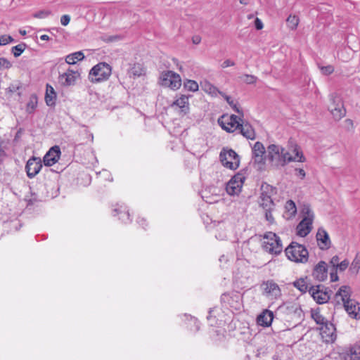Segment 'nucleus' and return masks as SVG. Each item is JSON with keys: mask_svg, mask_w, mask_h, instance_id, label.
Here are the masks:
<instances>
[{"mask_svg": "<svg viewBox=\"0 0 360 360\" xmlns=\"http://www.w3.org/2000/svg\"><path fill=\"white\" fill-rule=\"evenodd\" d=\"M274 210H264V216H265V219L270 224H273L275 223V219H274V217H273V214H272V212L274 211Z\"/></svg>", "mask_w": 360, "mask_h": 360, "instance_id": "nucleus-44", "label": "nucleus"}, {"mask_svg": "<svg viewBox=\"0 0 360 360\" xmlns=\"http://www.w3.org/2000/svg\"><path fill=\"white\" fill-rule=\"evenodd\" d=\"M339 261L340 258L338 255H335L331 258L330 264L333 267L334 269H337V266L339 264Z\"/></svg>", "mask_w": 360, "mask_h": 360, "instance_id": "nucleus-49", "label": "nucleus"}, {"mask_svg": "<svg viewBox=\"0 0 360 360\" xmlns=\"http://www.w3.org/2000/svg\"><path fill=\"white\" fill-rule=\"evenodd\" d=\"M219 160L223 166L231 169H236L240 164L238 155L232 149L224 148L220 152Z\"/></svg>", "mask_w": 360, "mask_h": 360, "instance_id": "nucleus-6", "label": "nucleus"}, {"mask_svg": "<svg viewBox=\"0 0 360 360\" xmlns=\"http://www.w3.org/2000/svg\"><path fill=\"white\" fill-rule=\"evenodd\" d=\"M61 152L58 146L51 147L44 156L43 161L46 166H51L58 161Z\"/></svg>", "mask_w": 360, "mask_h": 360, "instance_id": "nucleus-17", "label": "nucleus"}, {"mask_svg": "<svg viewBox=\"0 0 360 360\" xmlns=\"http://www.w3.org/2000/svg\"><path fill=\"white\" fill-rule=\"evenodd\" d=\"M221 96L224 98V99L226 101V102L229 103V105L233 108V110L243 115V112L240 110L239 108L237 106V104L233 101V100L231 98V96L225 94L223 93L221 94Z\"/></svg>", "mask_w": 360, "mask_h": 360, "instance_id": "nucleus-37", "label": "nucleus"}, {"mask_svg": "<svg viewBox=\"0 0 360 360\" xmlns=\"http://www.w3.org/2000/svg\"><path fill=\"white\" fill-rule=\"evenodd\" d=\"M202 89L208 94L212 96H217L218 94H221L223 92L220 91L215 86L211 84L210 82L205 81L201 84Z\"/></svg>", "mask_w": 360, "mask_h": 360, "instance_id": "nucleus-28", "label": "nucleus"}, {"mask_svg": "<svg viewBox=\"0 0 360 360\" xmlns=\"http://www.w3.org/2000/svg\"><path fill=\"white\" fill-rule=\"evenodd\" d=\"M37 97L36 95L32 94L30 96L28 103H27L26 111L29 114L32 113L34 112V110H35V108H37Z\"/></svg>", "mask_w": 360, "mask_h": 360, "instance_id": "nucleus-32", "label": "nucleus"}, {"mask_svg": "<svg viewBox=\"0 0 360 360\" xmlns=\"http://www.w3.org/2000/svg\"><path fill=\"white\" fill-rule=\"evenodd\" d=\"M285 309V311L288 314H293L294 316L302 318L303 316V311L301 306L297 302H286L281 307Z\"/></svg>", "mask_w": 360, "mask_h": 360, "instance_id": "nucleus-23", "label": "nucleus"}, {"mask_svg": "<svg viewBox=\"0 0 360 360\" xmlns=\"http://www.w3.org/2000/svg\"><path fill=\"white\" fill-rule=\"evenodd\" d=\"M257 80V77L252 75L245 74L243 76V82L248 84H255Z\"/></svg>", "mask_w": 360, "mask_h": 360, "instance_id": "nucleus-43", "label": "nucleus"}, {"mask_svg": "<svg viewBox=\"0 0 360 360\" xmlns=\"http://www.w3.org/2000/svg\"><path fill=\"white\" fill-rule=\"evenodd\" d=\"M240 3L242 4L247 5L249 3V0H240Z\"/></svg>", "mask_w": 360, "mask_h": 360, "instance_id": "nucleus-60", "label": "nucleus"}, {"mask_svg": "<svg viewBox=\"0 0 360 360\" xmlns=\"http://www.w3.org/2000/svg\"><path fill=\"white\" fill-rule=\"evenodd\" d=\"M351 360H360V346L354 345L350 349Z\"/></svg>", "mask_w": 360, "mask_h": 360, "instance_id": "nucleus-39", "label": "nucleus"}, {"mask_svg": "<svg viewBox=\"0 0 360 360\" xmlns=\"http://www.w3.org/2000/svg\"><path fill=\"white\" fill-rule=\"evenodd\" d=\"M295 172H296V175L299 177H300V179H303L305 176H306V173L304 172V170L303 169H295Z\"/></svg>", "mask_w": 360, "mask_h": 360, "instance_id": "nucleus-53", "label": "nucleus"}, {"mask_svg": "<svg viewBox=\"0 0 360 360\" xmlns=\"http://www.w3.org/2000/svg\"><path fill=\"white\" fill-rule=\"evenodd\" d=\"M51 14V11L49 10H41L33 14V17L35 18H45Z\"/></svg>", "mask_w": 360, "mask_h": 360, "instance_id": "nucleus-41", "label": "nucleus"}, {"mask_svg": "<svg viewBox=\"0 0 360 360\" xmlns=\"http://www.w3.org/2000/svg\"><path fill=\"white\" fill-rule=\"evenodd\" d=\"M351 288L348 285L341 286L335 295L336 305H340V301L348 315L355 319H360L359 303L355 300L350 298Z\"/></svg>", "mask_w": 360, "mask_h": 360, "instance_id": "nucleus-2", "label": "nucleus"}, {"mask_svg": "<svg viewBox=\"0 0 360 360\" xmlns=\"http://www.w3.org/2000/svg\"><path fill=\"white\" fill-rule=\"evenodd\" d=\"M57 94L53 87L47 84L46 86L45 102L48 106H54L56 105Z\"/></svg>", "mask_w": 360, "mask_h": 360, "instance_id": "nucleus-26", "label": "nucleus"}, {"mask_svg": "<svg viewBox=\"0 0 360 360\" xmlns=\"http://www.w3.org/2000/svg\"><path fill=\"white\" fill-rule=\"evenodd\" d=\"M285 207L287 211L290 212L292 214H295L297 212L295 203L291 200H289L286 202Z\"/></svg>", "mask_w": 360, "mask_h": 360, "instance_id": "nucleus-42", "label": "nucleus"}, {"mask_svg": "<svg viewBox=\"0 0 360 360\" xmlns=\"http://www.w3.org/2000/svg\"><path fill=\"white\" fill-rule=\"evenodd\" d=\"M360 269V259L356 256L352 262L349 271L352 274H356Z\"/></svg>", "mask_w": 360, "mask_h": 360, "instance_id": "nucleus-40", "label": "nucleus"}, {"mask_svg": "<svg viewBox=\"0 0 360 360\" xmlns=\"http://www.w3.org/2000/svg\"><path fill=\"white\" fill-rule=\"evenodd\" d=\"M245 179L243 174L238 173L227 183L226 191L229 195H235L240 193L243 184Z\"/></svg>", "mask_w": 360, "mask_h": 360, "instance_id": "nucleus-11", "label": "nucleus"}, {"mask_svg": "<svg viewBox=\"0 0 360 360\" xmlns=\"http://www.w3.org/2000/svg\"><path fill=\"white\" fill-rule=\"evenodd\" d=\"M321 70L322 73L326 75H329L334 72V68L332 65L323 66Z\"/></svg>", "mask_w": 360, "mask_h": 360, "instance_id": "nucleus-47", "label": "nucleus"}, {"mask_svg": "<svg viewBox=\"0 0 360 360\" xmlns=\"http://www.w3.org/2000/svg\"><path fill=\"white\" fill-rule=\"evenodd\" d=\"M8 44V41H6V35H2L0 37V46H4Z\"/></svg>", "mask_w": 360, "mask_h": 360, "instance_id": "nucleus-56", "label": "nucleus"}, {"mask_svg": "<svg viewBox=\"0 0 360 360\" xmlns=\"http://www.w3.org/2000/svg\"><path fill=\"white\" fill-rule=\"evenodd\" d=\"M260 289L262 295L271 300H278L282 295L279 285L271 279L264 281L260 284Z\"/></svg>", "mask_w": 360, "mask_h": 360, "instance_id": "nucleus-7", "label": "nucleus"}, {"mask_svg": "<svg viewBox=\"0 0 360 360\" xmlns=\"http://www.w3.org/2000/svg\"><path fill=\"white\" fill-rule=\"evenodd\" d=\"M6 41H8V44L11 43L14 41V39L10 35H6Z\"/></svg>", "mask_w": 360, "mask_h": 360, "instance_id": "nucleus-59", "label": "nucleus"}, {"mask_svg": "<svg viewBox=\"0 0 360 360\" xmlns=\"http://www.w3.org/2000/svg\"><path fill=\"white\" fill-rule=\"evenodd\" d=\"M84 58V55L82 51H77L68 55L65 58V62L70 65H74L77 61L82 60Z\"/></svg>", "mask_w": 360, "mask_h": 360, "instance_id": "nucleus-29", "label": "nucleus"}, {"mask_svg": "<svg viewBox=\"0 0 360 360\" xmlns=\"http://www.w3.org/2000/svg\"><path fill=\"white\" fill-rule=\"evenodd\" d=\"M264 240L262 243L263 250L271 255H278L283 250L282 241L275 233L267 232L264 235Z\"/></svg>", "mask_w": 360, "mask_h": 360, "instance_id": "nucleus-5", "label": "nucleus"}, {"mask_svg": "<svg viewBox=\"0 0 360 360\" xmlns=\"http://www.w3.org/2000/svg\"><path fill=\"white\" fill-rule=\"evenodd\" d=\"M70 21V16L69 15H63L60 18V23L63 26H66Z\"/></svg>", "mask_w": 360, "mask_h": 360, "instance_id": "nucleus-50", "label": "nucleus"}, {"mask_svg": "<svg viewBox=\"0 0 360 360\" xmlns=\"http://www.w3.org/2000/svg\"><path fill=\"white\" fill-rule=\"evenodd\" d=\"M273 319V312L270 310L265 309L257 316V321L258 325L268 327L271 326Z\"/></svg>", "mask_w": 360, "mask_h": 360, "instance_id": "nucleus-24", "label": "nucleus"}, {"mask_svg": "<svg viewBox=\"0 0 360 360\" xmlns=\"http://www.w3.org/2000/svg\"><path fill=\"white\" fill-rule=\"evenodd\" d=\"M42 167L41 160L39 158L32 156L27 162L25 171L30 179L34 178Z\"/></svg>", "mask_w": 360, "mask_h": 360, "instance_id": "nucleus-15", "label": "nucleus"}, {"mask_svg": "<svg viewBox=\"0 0 360 360\" xmlns=\"http://www.w3.org/2000/svg\"><path fill=\"white\" fill-rule=\"evenodd\" d=\"M83 127L84 129V130L82 131H81V134L83 136H84L85 138L89 139L91 142H93V141H94V135H93V134L91 133L85 126H83Z\"/></svg>", "mask_w": 360, "mask_h": 360, "instance_id": "nucleus-46", "label": "nucleus"}, {"mask_svg": "<svg viewBox=\"0 0 360 360\" xmlns=\"http://www.w3.org/2000/svg\"><path fill=\"white\" fill-rule=\"evenodd\" d=\"M293 285L302 292H309V289L310 288L308 286L305 279L302 278L294 281Z\"/></svg>", "mask_w": 360, "mask_h": 360, "instance_id": "nucleus-31", "label": "nucleus"}, {"mask_svg": "<svg viewBox=\"0 0 360 360\" xmlns=\"http://www.w3.org/2000/svg\"><path fill=\"white\" fill-rule=\"evenodd\" d=\"M212 313V309H210L209 314H210Z\"/></svg>", "mask_w": 360, "mask_h": 360, "instance_id": "nucleus-64", "label": "nucleus"}, {"mask_svg": "<svg viewBox=\"0 0 360 360\" xmlns=\"http://www.w3.org/2000/svg\"><path fill=\"white\" fill-rule=\"evenodd\" d=\"M184 88L187 91L195 92L198 90L199 86L195 81L186 79L184 83Z\"/></svg>", "mask_w": 360, "mask_h": 360, "instance_id": "nucleus-34", "label": "nucleus"}, {"mask_svg": "<svg viewBox=\"0 0 360 360\" xmlns=\"http://www.w3.org/2000/svg\"><path fill=\"white\" fill-rule=\"evenodd\" d=\"M137 222L144 228V225H146V220L144 218H139Z\"/></svg>", "mask_w": 360, "mask_h": 360, "instance_id": "nucleus-57", "label": "nucleus"}, {"mask_svg": "<svg viewBox=\"0 0 360 360\" xmlns=\"http://www.w3.org/2000/svg\"><path fill=\"white\" fill-rule=\"evenodd\" d=\"M330 276L331 282H335L338 281L339 278L337 274V269H333V270L330 274Z\"/></svg>", "mask_w": 360, "mask_h": 360, "instance_id": "nucleus-51", "label": "nucleus"}, {"mask_svg": "<svg viewBox=\"0 0 360 360\" xmlns=\"http://www.w3.org/2000/svg\"><path fill=\"white\" fill-rule=\"evenodd\" d=\"M115 38H116V37H110V39H109V41H112Z\"/></svg>", "mask_w": 360, "mask_h": 360, "instance_id": "nucleus-62", "label": "nucleus"}, {"mask_svg": "<svg viewBox=\"0 0 360 360\" xmlns=\"http://www.w3.org/2000/svg\"><path fill=\"white\" fill-rule=\"evenodd\" d=\"M201 41V37L199 35H195L192 37V42L194 44H198Z\"/></svg>", "mask_w": 360, "mask_h": 360, "instance_id": "nucleus-55", "label": "nucleus"}, {"mask_svg": "<svg viewBox=\"0 0 360 360\" xmlns=\"http://www.w3.org/2000/svg\"><path fill=\"white\" fill-rule=\"evenodd\" d=\"M235 65V63L232 61L230 59L225 60L223 63L221 64V67L223 68H226L230 66H233Z\"/></svg>", "mask_w": 360, "mask_h": 360, "instance_id": "nucleus-52", "label": "nucleus"}, {"mask_svg": "<svg viewBox=\"0 0 360 360\" xmlns=\"http://www.w3.org/2000/svg\"><path fill=\"white\" fill-rule=\"evenodd\" d=\"M40 39L43 41H49L50 37L47 34H42L40 36Z\"/></svg>", "mask_w": 360, "mask_h": 360, "instance_id": "nucleus-58", "label": "nucleus"}, {"mask_svg": "<svg viewBox=\"0 0 360 360\" xmlns=\"http://www.w3.org/2000/svg\"><path fill=\"white\" fill-rule=\"evenodd\" d=\"M190 96L181 95L172 104L171 107L174 109L179 108L182 115H186L189 111L188 98Z\"/></svg>", "mask_w": 360, "mask_h": 360, "instance_id": "nucleus-20", "label": "nucleus"}, {"mask_svg": "<svg viewBox=\"0 0 360 360\" xmlns=\"http://www.w3.org/2000/svg\"><path fill=\"white\" fill-rule=\"evenodd\" d=\"M311 316L314 321L321 326L328 321L327 320H326L324 316L321 314L319 308L316 309H311Z\"/></svg>", "mask_w": 360, "mask_h": 360, "instance_id": "nucleus-30", "label": "nucleus"}, {"mask_svg": "<svg viewBox=\"0 0 360 360\" xmlns=\"http://www.w3.org/2000/svg\"><path fill=\"white\" fill-rule=\"evenodd\" d=\"M144 73V70L141 65L139 63L134 64V66L129 70V74L130 77H140Z\"/></svg>", "mask_w": 360, "mask_h": 360, "instance_id": "nucleus-33", "label": "nucleus"}, {"mask_svg": "<svg viewBox=\"0 0 360 360\" xmlns=\"http://www.w3.org/2000/svg\"><path fill=\"white\" fill-rule=\"evenodd\" d=\"M238 129H240L241 134L248 139L252 140L255 138L254 129L248 122H244L242 120Z\"/></svg>", "mask_w": 360, "mask_h": 360, "instance_id": "nucleus-25", "label": "nucleus"}, {"mask_svg": "<svg viewBox=\"0 0 360 360\" xmlns=\"http://www.w3.org/2000/svg\"><path fill=\"white\" fill-rule=\"evenodd\" d=\"M349 261L347 259H344L340 263H339L338 266H337V270L339 269L340 271H345L349 265Z\"/></svg>", "mask_w": 360, "mask_h": 360, "instance_id": "nucleus-48", "label": "nucleus"}, {"mask_svg": "<svg viewBox=\"0 0 360 360\" xmlns=\"http://www.w3.org/2000/svg\"><path fill=\"white\" fill-rule=\"evenodd\" d=\"M321 334L327 342H333L336 339V328L333 323L327 321L320 327Z\"/></svg>", "mask_w": 360, "mask_h": 360, "instance_id": "nucleus-16", "label": "nucleus"}, {"mask_svg": "<svg viewBox=\"0 0 360 360\" xmlns=\"http://www.w3.org/2000/svg\"><path fill=\"white\" fill-rule=\"evenodd\" d=\"M265 148L259 141H257L252 147V158L254 162L259 165H264L265 163Z\"/></svg>", "mask_w": 360, "mask_h": 360, "instance_id": "nucleus-18", "label": "nucleus"}, {"mask_svg": "<svg viewBox=\"0 0 360 360\" xmlns=\"http://www.w3.org/2000/svg\"><path fill=\"white\" fill-rule=\"evenodd\" d=\"M112 73L111 66L105 63H98L94 65L89 73L88 78L92 83H100L106 81Z\"/></svg>", "mask_w": 360, "mask_h": 360, "instance_id": "nucleus-4", "label": "nucleus"}, {"mask_svg": "<svg viewBox=\"0 0 360 360\" xmlns=\"http://www.w3.org/2000/svg\"><path fill=\"white\" fill-rule=\"evenodd\" d=\"M269 190L272 191V187L269 185L262 186V192L259 198V205L264 210H275V203L271 196L269 194Z\"/></svg>", "mask_w": 360, "mask_h": 360, "instance_id": "nucleus-13", "label": "nucleus"}, {"mask_svg": "<svg viewBox=\"0 0 360 360\" xmlns=\"http://www.w3.org/2000/svg\"><path fill=\"white\" fill-rule=\"evenodd\" d=\"M79 77L78 70L68 68L65 72L59 75L58 82L63 86H70L74 85Z\"/></svg>", "mask_w": 360, "mask_h": 360, "instance_id": "nucleus-14", "label": "nucleus"}, {"mask_svg": "<svg viewBox=\"0 0 360 360\" xmlns=\"http://www.w3.org/2000/svg\"><path fill=\"white\" fill-rule=\"evenodd\" d=\"M312 276L319 281H323L328 277V266L326 262L320 261L314 268Z\"/></svg>", "mask_w": 360, "mask_h": 360, "instance_id": "nucleus-19", "label": "nucleus"}, {"mask_svg": "<svg viewBox=\"0 0 360 360\" xmlns=\"http://www.w3.org/2000/svg\"><path fill=\"white\" fill-rule=\"evenodd\" d=\"M330 100L332 102V104L329 107V110L335 120H340L346 115V110L344 107L343 103L339 97L333 94L330 96Z\"/></svg>", "mask_w": 360, "mask_h": 360, "instance_id": "nucleus-12", "label": "nucleus"}, {"mask_svg": "<svg viewBox=\"0 0 360 360\" xmlns=\"http://www.w3.org/2000/svg\"><path fill=\"white\" fill-rule=\"evenodd\" d=\"M225 237H226V236H221V235L217 236V235H216V238H219L221 240L224 239V238H225Z\"/></svg>", "mask_w": 360, "mask_h": 360, "instance_id": "nucleus-61", "label": "nucleus"}, {"mask_svg": "<svg viewBox=\"0 0 360 360\" xmlns=\"http://www.w3.org/2000/svg\"><path fill=\"white\" fill-rule=\"evenodd\" d=\"M12 66L11 63L6 58H0V70L1 69H9Z\"/></svg>", "mask_w": 360, "mask_h": 360, "instance_id": "nucleus-45", "label": "nucleus"}, {"mask_svg": "<svg viewBox=\"0 0 360 360\" xmlns=\"http://www.w3.org/2000/svg\"><path fill=\"white\" fill-rule=\"evenodd\" d=\"M112 212L113 216L120 215V219H121L122 221L124 224H128L131 221L129 210H127V207L125 206L120 205L119 207L115 208Z\"/></svg>", "mask_w": 360, "mask_h": 360, "instance_id": "nucleus-27", "label": "nucleus"}, {"mask_svg": "<svg viewBox=\"0 0 360 360\" xmlns=\"http://www.w3.org/2000/svg\"><path fill=\"white\" fill-rule=\"evenodd\" d=\"M20 33L22 35H25L26 34L25 31H20Z\"/></svg>", "mask_w": 360, "mask_h": 360, "instance_id": "nucleus-63", "label": "nucleus"}, {"mask_svg": "<svg viewBox=\"0 0 360 360\" xmlns=\"http://www.w3.org/2000/svg\"><path fill=\"white\" fill-rule=\"evenodd\" d=\"M162 85L168 86L171 89L176 90L181 85V79L179 74L168 70L162 74Z\"/></svg>", "mask_w": 360, "mask_h": 360, "instance_id": "nucleus-10", "label": "nucleus"}, {"mask_svg": "<svg viewBox=\"0 0 360 360\" xmlns=\"http://www.w3.org/2000/svg\"><path fill=\"white\" fill-rule=\"evenodd\" d=\"M332 291L323 285H311L309 289V292L316 302L319 304H325L330 298Z\"/></svg>", "mask_w": 360, "mask_h": 360, "instance_id": "nucleus-8", "label": "nucleus"}, {"mask_svg": "<svg viewBox=\"0 0 360 360\" xmlns=\"http://www.w3.org/2000/svg\"><path fill=\"white\" fill-rule=\"evenodd\" d=\"M26 44L25 43H20L11 49V53L13 56L17 58L19 57L25 51L26 48Z\"/></svg>", "mask_w": 360, "mask_h": 360, "instance_id": "nucleus-35", "label": "nucleus"}, {"mask_svg": "<svg viewBox=\"0 0 360 360\" xmlns=\"http://www.w3.org/2000/svg\"><path fill=\"white\" fill-rule=\"evenodd\" d=\"M286 21L288 27L292 30H295L299 24V18L296 15H289Z\"/></svg>", "mask_w": 360, "mask_h": 360, "instance_id": "nucleus-36", "label": "nucleus"}, {"mask_svg": "<svg viewBox=\"0 0 360 360\" xmlns=\"http://www.w3.org/2000/svg\"><path fill=\"white\" fill-rule=\"evenodd\" d=\"M267 158L271 162L284 166L290 162H304L306 160L300 147L292 139L288 141V150L276 144L267 147Z\"/></svg>", "mask_w": 360, "mask_h": 360, "instance_id": "nucleus-1", "label": "nucleus"}, {"mask_svg": "<svg viewBox=\"0 0 360 360\" xmlns=\"http://www.w3.org/2000/svg\"><path fill=\"white\" fill-rule=\"evenodd\" d=\"M285 254L289 260L295 263L305 264L309 259V252L307 248L295 241H292L285 248Z\"/></svg>", "mask_w": 360, "mask_h": 360, "instance_id": "nucleus-3", "label": "nucleus"}, {"mask_svg": "<svg viewBox=\"0 0 360 360\" xmlns=\"http://www.w3.org/2000/svg\"><path fill=\"white\" fill-rule=\"evenodd\" d=\"M318 245L322 250L328 249L330 246V240L327 231L323 228H319L316 233Z\"/></svg>", "mask_w": 360, "mask_h": 360, "instance_id": "nucleus-22", "label": "nucleus"}, {"mask_svg": "<svg viewBox=\"0 0 360 360\" xmlns=\"http://www.w3.org/2000/svg\"><path fill=\"white\" fill-rule=\"evenodd\" d=\"M241 121L242 119L235 115H222L218 119L219 126L227 132H233L238 129Z\"/></svg>", "mask_w": 360, "mask_h": 360, "instance_id": "nucleus-9", "label": "nucleus"}, {"mask_svg": "<svg viewBox=\"0 0 360 360\" xmlns=\"http://www.w3.org/2000/svg\"><path fill=\"white\" fill-rule=\"evenodd\" d=\"M312 229V219L304 217L297 226V234L300 237L307 236Z\"/></svg>", "mask_w": 360, "mask_h": 360, "instance_id": "nucleus-21", "label": "nucleus"}, {"mask_svg": "<svg viewBox=\"0 0 360 360\" xmlns=\"http://www.w3.org/2000/svg\"><path fill=\"white\" fill-rule=\"evenodd\" d=\"M188 328L191 331H193V332L198 331L200 329V323H199L198 321L197 320V319H195V317L191 316L190 320L188 323Z\"/></svg>", "mask_w": 360, "mask_h": 360, "instance_id": "nucleus-38", "label": "nucleus"}, {"mask_svg": "<svg viewBox=\"0 0 360 360\" xmlns=\"http://www.w3.org/2000/svg\"><path fill=\"white\" fill-rule=\"evenodd\" d=\"M255 27L257 30H260L263 28V23L258 18L255 20Z\"/></svg>", "mask_w": 360, "mask_h": 360, "instance_id": "nucleus-54", "label": "nucleus"}]
</instances>
